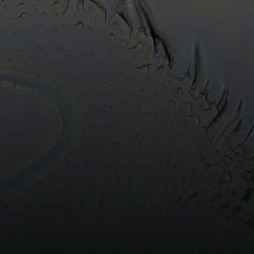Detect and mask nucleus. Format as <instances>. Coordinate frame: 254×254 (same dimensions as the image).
I'll return each instance as SVG.
<instances>
[{"mask_svg": "<svg viewBox=\"0 0 254 254\" xmlns=\"http://www.w3.org/2000/svg\"><path fill=\"white\" fill-rule=\"evenodd\" d=\"M174 73H175L176 75H178L180 74V71L179 69L178 68H176L174 69Z\"/></svg>", "mask_w": 254, "mask_h": 254, "instance_id": "obj_1", "label": "nucleus"}, {"mask_svg": "<svg viewBox=\"0 0 254 254\" xmlns=\"http://www.w3.org/2000/svg\"><path fill=\"white\" fill-rule=\"evenodd\" d=\"M49 88L48 87L45 86V87H44L43 89H44V91H48L49 90Z\"/></svg>", "mask_w": 254, "mask_h": 254, "instance_id": "obj_2", "label": "nucleus"}, {"mask_svg": "<svg viewBox=\"0 0 254 254\" xmlns=\"http://www.w3.org/2000/svg\"><path fill=\"white\" fill-rule=\"evenodd\" d=\"M157 38L159 39V40H161V38H160V37L158 35L157 36Z\"/></svg>", "mask_w": 254, "mask_h": 254, "instance_id": "obj_3", "label": "nucleus"}, {"mask_svg": "<svg viewBox=\"0 0 254 254\" xmlns=\"http://www.w3.org/2000/svg\"><path fill=\"white\" fill-rule=\"evenodd\" d=\"M150 47L151 49H152V46L151 45Z\"/></svg>", "mask_w": 254, "mask_h": 254, "instance_id": "obj_4", "label": "nucleus"}, {"mask_svg": "<svg viewBox=\"0 0 254 254\" xmlns=\"http://www.w3.org/2000/svg\"><path fill=\"white\" fill-rule=\"evenodd\" d=\"M108 0V1H110L111 0Z\"/></svg>", "mask_w": 254, "mask_h": 254, "instance_id": "obj_5", "label": "nucleus"}]
</instances>
